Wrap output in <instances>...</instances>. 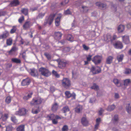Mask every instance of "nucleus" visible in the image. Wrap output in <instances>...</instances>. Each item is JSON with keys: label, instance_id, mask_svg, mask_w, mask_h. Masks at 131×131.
Masks as SVG:
<instances>
[{"label": "nucleus", "instance_id": "1", "mask_svg": "<svg viewBox=\"0 0 131 131\" xmlns=\"http://www.w3.org/2000/svg\"><path fill=\"white\" fill-rule=\"evenodd\" d=\"M40 73L42 75L47 77L51 75V73L47 69L43 67L40 68L39 69Z\"/></svg>", "mask_w": 131, "mask_h": 131}, {"label": "nucleus", "instance_id": "2", "mask_svg": "<svg viewBox=\"0 0 131 131\" xmlns=\"http://www.w3.org/2000/svg\"><path fill=\"white\" fill-rule=\"evenodd\" d=\"M43 101V99L40 97L33 99L32 101L30 102V104L31 105L40 104Z\"/></svg>", "mask_w": 131, "mask_h": 131}, {"label": "nucleus", "instance_id": "3", "mask_svg": "<svg viewBox=\"0 0 131 131\" xmlns=\"http://www.w3.org/2000/svg\"><path fill=\"white\" fill-rule=\"evenodd\" d=\"M55 16V14L50 15L47 19L45 20L44 24V25H45L47 24H49V25H51L53 20Z\"/></svg>", "mask_w": 131, "mask_h": 131}, {"label": "nucleus", "instance_id": "4", "mask_svg": "<svg viewBox=\"0 0 131 131\" xmlns=\"http://www.w3.org/2000/svg\"><path fill=\"white\" fill-rule=\"evenodd\" d=\"M62 85L65 88H67L71 85L70 81L67 78H64L62 81Z\"/></svg>", "mask_w": 131, "mask_h": 131}, {"label": "nucleus", "instance_id": "5", "mask_svg": "<svg viewBox=\"0 0 131 131\" xmlns=\"http://www.w3.org/2000/svg\"><path fill=\"white\" fill-rule=\"evenodd\" d=\"M28 72L32 76L34 77H38V71L35 68L30 69L29 70Z\"/></svg>", "mask_w": 131, "mask_h": 131}, {"label": "nucleus", "instance_id": "6", "mask_svg": "<svg viewBox=\"0 0 131 131\" xmlns=\"http://www.w3.org/2000/svg\"><path fill=\"white\" fill-rule=\"evenodd\" d=\"M27 111L25 108H23L19 109V110L17 111L15 113V114L20 116H23L25 115Z\"/></svg>", "mask_w": 131, "mask_h": 131}, {"label": "nucleus", "instance_id": "7", "mask_svg": "<svg viewBox=\"0 0 131 131\" xmlns=\"http://www.w3.org/2000/svg\"><path fill=\"white\" fill-rule=\"evenodd\" d=\"M91 71L93 74H97L100 73L101 71L100 68L98 67H92L90 69Z\"/></svg>", "mask_w": 131, "mask_h": 131}, {"label": "nucleus", "instance_id": "8", "mask_svg": "<svg viewBox=\"0 0 131 131\" xmlns=\"http://www.w3.org/2000/svg\"><path fill=\"white\" fill-rule=\"evenodd\" d=\"M102 57L101 56H96L94 57L92 60V61L96 64L100 63L101 61Z\"/></svg>", "mask_w": 131, "mask_h": 131}, {"label": "nucleus", "instance_id": "9", "mask_svg": "<svg viewBox=\"0 0 131 131\" xmlns=\"http://www.w3.org/2000/svg\"><path fill=\"white\" fill-rule=\"evenodd\" d=\"M32 25V23L30 21H27L23 24V28L24 29L27 30Z\"/></svg>", "mask_w": 131, "mask_h": 131}, {"label": "nucleus", "instance_id": "10", "mask_svg": "<svg viewBox=\"0 0 131 131\" xmlns=\"http://www.w3.org/2000/svg\"><path fill=\"white\" fill-rule=\"evenodd\" d=\"M113 82L115 85L118 87H120L123 85L122 81L117 79H114Z\"/></svg>", "mask_w": 131, "mask_h": 131}, {"label": "nucleus", "instance_id": "11", "mask_svg": "<svg viewBox=\"0 0 131 131\" xmlns=\"http://www.w3.org/2000/svg\"><path fill=\"white\" fill-rule=\"evenodd\" d=\"M96 5L98 6L100 8L102 9H105L106 8V4H103L100 2H97L96 3Z\"/></svg>", "mask_w": 131, "mask_h": 131}, {"label": "nucleus", "instance_id": "12", "mask_svg": "<svg viewBox=\"0 0 131 131\" xmlns=\"http://www.w3.org/2000/svg\"><path fill=\"white\" fill-rule=\"evenodd\" d=\"M114 47L116 49H121L123 47L122 42L120 41H117L113 44Z\"/></svg>", "mask_w": 131, "mask_h": 131}, {"label": "nucleus", "instance_id": "13", "mask_svg": "<svg viewBox=\"0 0 131 131\" xmlns=\"http://www.w3.org/2000/svg\"><path fill=\"white\" fill-rule=\"evenodd\" d=\"M103 37L104 40L105 41L108 42L112 40V37L110 34H107L104 35Z\"/></svg>", "mask_w": 131, "mask_h": 131}, {"label": "nucleus", "instance_id": "14", "mask_svg": "<svg viewBox=\"0 0 131 131\" xmlns=\"http://www.w3.org/2000/svg\"><path fill=\"white\" fill-rule=\"evenodd\" d=\"M31 82V80L29 78H27L23 80L21 83L22 85L25 86L28 85Z\"/></svg>", "mask_w": 131, "mask_h": 131}, {"label": "nucleus", "instance_id": "15", "mask_svg": "<svg viewBox=\"0 0 131 131\" xmlns=\"http://www.w3.org/2000/svg\"><path fill=\"white\" fill-rule=\"evenodd\" d=\"M9 36L8 32L7 31H5L3 34L0 36V39H4Z\"/></svg>", "mask_w": 131, "mask_h": 131}, {"label": "nucleus", "instance_id": "16", "mask_svg": "<svg viewBox=\"0 0 131 131\" xmlns=\"http://www.w3.org/2000/svg\"><path fill=\"white\" fill-rule=\"evenodd\" d=\"M62 16V15L61 14H59L58 16L55 19V24L56 26H59L60 24V19Z\"/></svg>", "mask_w": 131, "mask_h": 131}, {"label": "nucleus", "instance_id": "17", "mask_svg": "<svg viewBox=\"0 0 131 131\" xmlns=\"http://www.w3.org/2000/svg\"><path fill=\"white\" fill-rule=\"evenodd\" d=\"M81 123L84 126H86L88 125L89 124L88 121L85 117H82L81 120Z\"/></svg>", "mask_w": 131, "mask_h": 131}, {"label": "nucleus", "instance_id": "18", "mask_svg": "<svg viewBox=\"0 0 131 131\" xmlns=\"http://www.w3.org/2000/svg\"><path fill=\"white\" fill-rule=\"evenodd\" d=\"M122 40L124 43L127 44L129 43V37L128 36H125L122 37Z\"/></svg>", "mask_w": 131, "mask_h": 131}, {"label": "nucleus", "instance_id": "19", "mask_svg": "<svg viewBox=\"0 0 131 131\" xmlns=\"http://www.w3.org/2000/svg\"><path fill=\"white\" fill-rule=\"evenodd\" d=\"M18 50V49L15 47H12L11 50L9 51L8 52L10 55H13L15 54V52Z\"/></svg>", "mask_w": 131, "mask_h": 131}, {"label": "nucleus", "instance_id": "20", "mask_svg": "<svg viewBox=\"0 0 131 131\" xmlns=\"http://www.w3.org/2000/svg\"><path fill=\"white\" fill-rule=\"evenodd\" d=\"M118 116L117 115H115L112 120V122L115 125H117L118 122Z\"/></svg>", "mask_w": 131, "mask_h": 131}, {"label": "nucleus", "instance_id": "21", "mask_svg": "<svg viewBox=\"0 0 131 131\" xmlns=\"http://www.w3.org/2000/svg\"><path fill=\"white\" fill-rule=\"evenodd\" d=\"M125 26L124 25H121L118 27L117 30L118 32L119 33L122 32L124 30Z\"/></svg>", "mask_w": 131, "mask_h": 131}, {"label": "nucleus", "instance_id": "22", "mask_svg": "<svg viewBox=\"0 0 131 131\" xmlns=\"http://www.w3.org/2000/svg\"><path fill=\"white\" fill-rule=\"evenodd\" d=\"M40 109L39 106L34 107L32 108V112L34 114H37L40 112Z\"/></svg>", "mask_w": 131, "mask_h": 131}, {"label": "nucleus", "instance_id": "23", "mask_svg": "<svg viewBox=\"0 0 131 131\" xmlns=\"http://www.w3.org/2000/svg\"><path fill=\"white\" fill-rule=\"evenodd\" d=\"M68 63L67 62L61 61L59 63V67L60 68H62L65 67Z\"/></svg>", "mask_w": 131, "mask_h": 131}, {"label": "nucleus", "instance_id": "24", "mask_svg": "<svg viewBox=\"0 0 131 131\" xmlns=\"http://www.w3.org/2000/svg\"><path fill=\"white\" fill-rule=\"evenodd\" d=\"M55 36L56 38L58 40L61 39V38L62 36V34L59 32H55Z\"/></svg>", "mask_w": 131, "mask_h": 131}, {"label": "nucleus", "instance_id": "25", "mask_svg": "<svg viewBox=\"0 0 131 131\" xmlns=\"http://www.w3.org/2000/svg\"><path fill=\"white\" fill-rule=\"evenodd\" d=\"M19 4L18 0H14L10 3V5L11 6H16Z\"/></svg>", "mask_w": 131, "mask_h": 131}, {"label": "nucleus", "instance_id": "26", "mask_svg": "<svg viewBox=\"0 0 131 131\" xmlns=\"http://www.w3.org/2000/svg\"><path fill=\"white\" fill-rule=\"evenodd\" d=\"M58 107V104L56 103H55L53 105L51 109L53 112H56L57 110Z\"/></svg>", "mask_w": 131, "mask_h": 131}, {"label": "nucleus", "instance_id": "27", "mask_svg": "<svg viewBox=\"0 0 131 131\" xmlns=\"http://www.w3.org/2000/svg\"><path fill=\"white\" fill-rule=\"evenodd\" d=\"M82 107L81 105H79L75 108V111L77 113H80L82 110Z\"/></svg>", "mask_w": 131, "mask_h": 131}, {"label": "nucleus", "instance_id": "28", "mask_svg": "<svg viewBox=\"0 0 131 131\" xmlns=\"http://www.w3.org/2000/svg\"><path fill=\"white\" fill-rule=\"evenodd\" d=\"M25 125H21L18 126L16 129L17 131H24Z\"/></svg>", "mask_w": 131, "mask_h": 131}, {"label": "nucleus", "instance_id": "29", "mask_svg": "<svg viewBox=\"0 0 131 131\" xmlns=\"http://www.w3.org/2000/svg\"><path fill=\"white\" fill-rule=\"evenodd\" d=\"M124 85L125 86H127L129 85L131 82L130 79H126L124 80Z\"/></svg>", "mask_w": 131, "mask_h": 131}, {"label": "nucleus", "instance_id": "30", "mask_svg": "<svg viewBox=\"0 0 131 131\" xmlns=\"http://www.w3.org/2000/svg\"><path fill=\"white\" fill-rule=\"evenodd\" d=\"M33 94V93L31 92L29 93L27 96H24L23 97V99L25 100H28L31 97V95Z\"/></svg>", "mask_w": 131, "mask_h": 131}, {"label": "nucleus", "instance_id": "31", "mask_svg": "<svg viewBox=\"0 0 131 131\" xmlns=\"http://www.w3.org/2000/svg\"><path fill=\"white\" fill-rule=\"evenodd\" d=\"M115 107V106L114 104L109 106L106 110L108 111H111L114 110Z\"/></svg>", "mask_w": 131, "mask_h": 131}, {"label": "nucleus", "instance_id": "32", "mask_svg": "<svg viewBox=\"0 0 131 131\" xmlns=\"http://www.w3.org/2000/svg\"><path fill=\"white\" fill-rule=\"evenodd\" d=\"M13 40L11 38H9L6 40V43L7 46H10L12 45Z\"/></svg>", "mask_w": 131, "mask_h": 131}, {"label": "nucleus", "instance_id": "33", "mask_svg": "<svg viewBox=\"0 0 131 131\" xmlns=\"http://www.w3.org/2000/svg\"><path fill=\"white\" fill-rule=\"evenodd\" d=\"M113 58L111 56H109L107 59L106 63L107 64H110L112 62Z\"/></svg>", "mask_w": 131, "mask_h": 131}, {"label": "nucleus", "instance_id": "34", "mask_svg": "<svg viewBox=\"0 0 131 131\" xmlns=\"http://www.w3.org/2000/svg\"><path fill=\"white\" fill-rule=\"evenodd\" d=\"M124 55L123 54H120L117 56V59L119 62L122 61L123 60Z\"/></svg>", "mask_w": 131, "mask_h": 131}, {"label": "nucleus", "instance_id": "35", "mask_svg": "<svg viewBox=\"0 0 131 131\" xmlns=\"http://www.w3.org/2000/svg\"><path fill=\"white\" fill-rule=\"evenodd\" d=\"M12 61L13 62L17 63H19L21 62V60L19 59L16 58H12Z\"/></svg>", "mask_w": 131, "mask_h": 131}, {"label": "nucleus", "instance_id": "36", "mask_svg": "<svg viewBox=\"0 0 131 131\" xmlns=\"http://www.w3.org/2000/svg\"><path fill=\"white\" fill-rule=\"evenodd\" d=\"M52 75L54 76L57 78H59L60 77V75L57 73V72L54 70H53L52 72Z\"/></svg>", "mask_w": 131, "mask_h": 131}, {"label": "nucleus", "instance_id": "37", "mask_svg": "<svg viewBox=\"0 0 131 131\" xmlns=\"http://www.w3.org/2000/svg\"><path fill=\"white\" fill-rule=\"evenodd\" d=\"M92 89H93L95 90H97L99 89V87L98 85H97L95 83H94L93 85L91 87Z\"/></svg>", "mask_w": 131, "mask_h": 131}, {"label": "nucleus", "instance_id": "38", "mask_svg": "<svg viewBox=\"0 0 131 131\" xmlns=\"http://www.w3.org/2000/svg\"><path fill=\"white\" fill-rule=\"evenodd\" d=\"M21 11L22 13L25 15H27L28 14V10L27 8H23L21 9Z\"/></svg>", "mask_w": 131, "mask_h": 131}, {"label": "nucleus", "instance_id": "39", "mask_svg": "<svg viewBox=\"0 0 131 131\" xmlns=\"http://www.w3.org/2000/svg\"><path fill=\"white\" fill-rule=\"evenodd\" d=\"M67 39L70 41H73V38L72 36L70 34H68L67 37Z\"/></svg>", "mask_w": 131, "mask_h": 131}, {"label": "nucleus", "instance_id": "40", "mask_svg": "<svg viewBox=\"0 0 131 131\" xmlns=\"http://www.w3.org/2000/svg\"><path fill=\"white\" fill-rule=\"evenodd\" d=\"M11 121L14 123H17L18 121L17 119H16L15 116H13L11 118Z\"/></svg>", "mask_w": 131, "mask_h": 131}, {"label": "nucleus", "instance_id": "41", "mask_svg": "<svg viewBox=\"0 0 131 131\" xmlns=\"http://www.w3.org/2000/svg\"><path fill=\"white\" fill-rule=\"evenodd\" d=\"M17 29L16 26H14L12 27V28L11 29L10 32L11 34H13L15 33Z\"/></svg>", "mask_w": 131, "mask_h": 131}, {"label": "nucleus", "instance_id": "42", "mask_svg": "<svg viewBox=\"0 0 131 131\" xmlns=\"http://www.w3.org/2000/svg\"><path fill=\"white\" fill-rule=\"evenodd\" d=\"M126 109L128 113H130L131 112V107L129 106V104L126 105Z\"/></svg>", "mask_w": 131, "mask_h": 131}, {"label": "nucleus", "instance_id": "43", "mask_svg": "<svg viewBox=\"0 0 131 131\" xmlns=\"http://www.w3.org/2000/svg\"><path fill=\"white\" fill-rule=\"evenodd\" d=\"M55 116L53 114H51L50 115H49L47 117V118L49 120H52L55 118Z\"/></svg>", "mask_w": 131, "mask_h": 131}, {"label": "nucleus", "instance_id": "44", "mask_svg": "<svg viewBox=\"0 0 131 131\" xmlns=\"http://www.w3.org/2000/svg\"><path fill=\"white\" fill-rule=\"evenodd\" d=\"M11 101V97L8 96L5 99V101L6 102L7 104L10 103Z\"/></svg>", "mask_w": 131, "mask_h": 131}, {"label": "nucleus", "instance_id": "45", "mask_svg": "<svg viewBox=\"0 0 131 131\" xmlns=\"http://www.w3.org/2000/svg\"><path fill=\"white\" fill-rule=\"evenodd\" d=\"M66 96L68 98H69L72 96V94L70 93L69 91H67L65 92Z\"/></svg>", "mask_w": 131, "mask_h": 131}, {"label": "nucleus", "instance_id": "46", "mask_svg": "<svg viewBox=\"0 0 131 131\" xmlns=\"http://www.w3.org/2000/svg\"><path fill=\"white\" fill-rule=\"evenodd\" d=\"M62 111L63 113H65L69 111V109L68 106H66L64 107L62 109Z\"/></svg>", "mask_w": 131, "mask_h": 131}, {"label": "nucleus", "instance_id": "47", "mask_svg": "<svg viewBox=\"0 0 131 131\" xmlns=\"http://www.w3.org/2000/svg\"><path fill=\"white\" fill-rule=\"evenodd\" d=\"M6 131H12L13 127L11 126H8L6 127Z\"/></svg>", "mask_w": 131, "mask_h": 131}, {"label": "nucleus", "instance_id": "48", "mask_svg": "<svg viewBox=\"0 0 131 131\" xmlns=\"http://www.w3.org/2000/svg\"><path fill=\"white\" fill-rule=\"evenodd\" d=\"M45 56L48 60H50L51 59V56L49 53H46L44 54Z\"/></svg>", "mask_w": 131, "mask_h": 131}, {"label": "nucleus", "instance_id": "49", "mask_svg": "<svg viewBox=\"0 0 131 131\" xmlns=\"http://www.w3.org/2000/svg\"><path fill=\"white\" fill-rule=\"evenodd\" d=\"M72 74L73 77L74 79H75L77 77L78 75V74L77 73L73 72Z\"/></svg>", "mask_w": 131, "mask_h": 131}, {"label": "nucleus", "instance_id": "50", "mask_svg": "<svg viewBox=\"0 0 131 131\" xmlns=\"http://www.w3.org/2000/svg\"><path fill=\"white\" fill-rule=\"evenodd\" d=\"M62 131H67L68 130V127L67 125H65L63 126L62 128Z\"/></svg>", "mask_w": 131, "mask_h": 131}, {"label": "nucleus", "instance_id": "51", "mask_svg": "<svg viewBox=\"0 0 131 131\" xmlns=\"http://www.w3.org/2000/svg\"><path fill=\"white\" fill-rule=\"evenodd\" d=\"M24 16H22L20 17L18 19L19 22L20 23H21L22 21L24 20Z\"/></svg>", "mask_w": 131, "mask_h": 131}, {"label": "nucleus", "instance_id": "52", "mask_svg": "<svg viewBox=\"0 0 131 131\" xmlns=\"http://www.w3.org/2000/svg\"><path fill=\"white\" fill-rule=\"evenodd\" d=\"M131 72V70L129 69H126L125 72V73L126 74H128Z\"/></svg>", "mask_w": 131, "mask_h": 131}, {"label": "nucleus", "instance_id": "53", "mask_svg": "<svg viewBox=\"0 0 131 131\" xmlns=\"http://www.w3.org/2000/svg\"><path fill=\"white\" fill-rule=\"evenodd\" d=\"M70 48L69 47H65L64 48L63 51L65 52H68L70 51Z\"/></svg>", "mask_w": 131, "mask_h": 131}, {"label": "nucleus", "instance_id": "54", "mask_svg": "<svg viewBox=\"0 0 131 131\" xmlns=\"http://www.w3.org/2000/svg\"><path fill=\"white\" fill-rule=\"evenodd\" d=\"M83 49L85 50H88L89 49V47L87 46L85 44H83L82 46Z\"/></svg>", "mask_w": 131, "mask_h": 131}, {"label": "nucleus", "instance_id": "55", "mask_svg": "<svg viewBox=\"0 0 131 131\" xmlns=\"http://www.w3.org/2000/svg\"><path fill=\"white\" fill-rule=\"evenodd\" d=\"M82 8L83 10V12H87L88 10V8L86 6H83L82 7Z\"/></svg>", "mask_w": 131, "mask_h": 131}, {"label": "nucleus", "instance_id": "56", "mask_svg": "<svg viewBox=\"0 0 131 131\" xmlns=\"http://www.w3.org/2000/svg\"><path fill=\"white\" fill-rule=\"evenodd\" d=\"M52 122L53 124H56L58 123L57 120L55 118L52 119Z\"/></svg>", "mask_w": 131, "mask_h": 131}, {"label": "nucleus", "instance_id": "57", "mask_svg": "<svg viewBox=\"0 0 131 131\" xmlns=\"http://www.w3.org/2000/svg\"><path fill=\"white\" fill-rule=\"evenodd\" d=\"M69 2V0H64V1H63V2H62L61 3V5H64L66 4H67Z\"/></svg>", "mask_w": 131, "mask_h": 131}, {"label": "nucleus", "instance_id": "58", "mask_svg": "<svg viewBox=\"0 0 131 131\" xmlns=\"http://www.w3.org/2000/svg\"><path fill=\"white\" fill-rule=\"evenodd\" d=\"M92 57V56L89 55L87 57L86 59L88 61H90L91 60V57Z\"/></svg>", "mask_w": 131, "mask_h": 131}, {"label": "nucleus", "instance_id": "59", "mask_svg": "<svg viewBox=\"0 0 131 131\" xmlns=\"http://www.w3.org/2000/svg\"><path fill=\"white\" fill-rule=\"evenodd\" d=\"M95 99L94 98H92L90 99L89 102L91 103H93L95 102Z\"/></svg>", "mask_w": 131, "mask_h": 131}, {"label": "nucleus", "instance_id": "60", "mask_svg": "<svg viewBox=\"0 0 131 131\" xmlns=\"http://www.w3.org/2000/svg\"><path fill=\"white\" fill-rule=\"evenodd\" d=\"M64 13L65 15L69 14H71V12L69 9H68L64 12Z\"/></svg>", "mask_w": 131, "mask_h": 131}, {"label": "nucleus", "instance_id": "61", "mask_svg": "<svg viewBox=\"0 0 131 131\" xmlns=\"http://www.w3.org/2000/svg\"><path fill=\"white\" fill-rule=\"evenodd\" d=\"M104 110L102 108H101L100 110L99 111V115H101L102 113L104 112Z\"/></svg>", "mask_w": 131, "mask_h": 131}, {"label": "nucleus", "instance_id": "62", "mask_svg": "<svg viewBox=\"0 0 131 131\" xmlns=\"http://www.w3.org/2000/svg\"><path fill=\"white\" fill-rule=\"evenodd\" d=\"M64 117H63L61 116V117L57 115L55 116V118L57 120L58 119H61L62 118H63Z\"/></svg>", "mask_w": 131, "mask_h": 131}, {"label": "nucleus", "instance_id": "63", "mask_svg": "<svg viewBox=\"0 0 131 131\" xmlns=\"http://www.w3.org/2000/svg\"><path fill=\"white\" fill-rule=\"evenodd\" d=\"M45 15V13H40L38 15V17L40 18H42Z\"/></svg>", "mask_w": 131, "mask_h": 131}, {"label": "nucleus", "instance_id": "64", "mask_svg": "<svg viewBox=\"0 0 131 131\" xmlns=\"http://www.w3.org/2000/svg\"><path fill=\"white\" fill-rule=\"evenodd\" d=\"M116 6L114 5L113 6H112V9L113 11L115 12L116 10Z\"/></svg>", "mask_w": 131, "mask_h": 131}]
</instances>
